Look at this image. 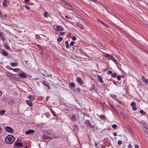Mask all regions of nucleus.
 Segmentation results:
<instances>
[{"label": "nucleus", "instance_id": "1", "mask_svg": "<svg viewBox=\"0 0 148 148\" xmlns=\"http://www.w3.org/2000/svg\"><path fill=\"white\" fill-rule=\"evenodd\" d=\"M5 140L7 143L11 144L14 142L15 139L13 136L9 135L5 137Z\"/></svg>", "mask_w": 148, "mask_h": 148}, {"label": "nucleus", "instance_id": "2", "mask_svg": "<svg viewBox=\"0 0 148 148\" xmlns=\"http://www.w3.org/2000/svg\"><path fill=\"white\" fill-rule=\"evenodd\" d=\"M107 56L110 59H111L116 64H117L119 63L112 56L107 54Z\"/></svg>", "mask_w": 148, "mask_h": 148}, {"label": "nucleus", "instance_id": "3", "mask_svg": "<svg viewBox=\"0 0 148 148\" xmlns=\"http://www.w3.org/2000/svg\"><path fill=\"white\" fill-rule=\"evenodd\" d=\"M142 125V126L141 127L142 128H143L145 129L148 130V124L146 123L142 122L141 123Z\"/></svg>", "mask_w": 148, "mask_h": 148}, {"label": "nucleus", "instance_id": "4", "mask_svg": "<svg viewBox=\"0 0 148 148\" xmlns=\"http://www.w3.org/2000/svg\"><path fill=\"white\" fill-rule=\"evenodd\" d=\"M5 129L7 132H8L11 134H12L13 133V130L12 128L9 126L5 127Z\"/></svg>", "mask_w": 148, "mask_h": 148}, {"label": "nucleus", "instance_id": "5", "mask_svg": "<svg viewBox=\"0 0 148 148\" xmlns=\"http://www.w3.org/2000/svg\"><path fill=\"white\" fill-rule=\"evenodd\" d=\"M66 6L65 7V8L69 9L71 10H74V9L73 8L72 6L70 5L69 4V3H66Z\"/></svg>", "mask_w": 148, "mask_h": 148}, {"label": "nucleus", "instance_id": "6", "mask_svg": "<svg viewBox=\"0 0 148 148\" xmlns=\"http://www.w3.org/2000/svg\"><path fill=\"white\" fill-rule=\"evenodd\" d=\"M85 123L86 124H87L88 125L89 127L91 128H92L94 127V126L93 125H92L90 123L89 120H86L85 121Z\"/></svg>", "mask_w": 148, "mask_h": 148}, {"label": "nucleus", "instance_id": "7", "mask_svg": "<svg viewBox=\"0 0 148 148\" xmlns=\"http://www.w3.org/2000/svg\"><path fill=\"white\" fill-rule=\"evenodd\" d=\"M14 145L18 147H21L23 146V143L20 142H15L14 144Z\"/></svg>", "mask_w": 148, "mask_h": 148}, {"label": "nucleus", "instance_id": "8", "mask_svg": "<svg viewBox=\"0 0 148 148\" xmlns=\"http://www.w3.org/2000/svg\"><path fill=\"white\" fill-rule=\"evenodd\" d=\"M42 137L45 140H50V139H51V138H50V137L48 136L44 135L42 136Z\"/></svg>", "mask_w": 148, "mask_h": 148}, {"label": "nucleus", "instance_id": "9", "mask_svg": "<svg viewBox=\"0 0 148 148\" xmlns=\"http://www.w3.org/2000/svg\"><path fill=\"white\" fill-rule=\"evenodd\" d=\"M43 84L45 86H47L49 89H50V87L48 83L46 81H44L42 82Z\"/></svg>", "mask_w": 148, "mask_h": 148}, {"label": "nucleus", "instance_id": "10", "mask_svg": "<svg viewBox=\"0 0 148 148\" xmlns=\"http://www.w3.org/2000/svg\"><path fill=\"white\" fill-rule=\"evenodd\" d=\"M19 76L20 77V78H25L27 77V75L25 73H21L19 74Z\"/></svg>", "mask_w": 148, "mask_h": 148}, {"label": "nucleus", "instance_id": "11", "mask_svg": "<svg viewBox=\"0 0 148 148\" xmlns=\"http://www.w3.org/2000/svg\"><path fill=\"white\" fill-rule=\"evenodd\" d=\"M35 131L33 130H28L25 132V134L27 135H28L30 134H33L34 133Z\"/></svg>", "mask_w": 148, "mask_h": 148}, {"label": "nucleus", "instance_id": "12", "mask_svg": "<svg viewBox=\"0 0 148 148\" xmlns=\"http://www.w3.org/2000/svg\"><path fill=\"white\" fill-rule=\"evenodd\" d=\"M73 127L74 132H77L78 130L77 126L76 125H74L73 126Z\"/></svg>", "mask_w": 148, "mask_h": 148}, {"label": "nucleus", "instance_id": "13", "mask_svg": "<svg viewBox=\"0 0 148 148\" xmlns=\"http://www.w3.org/2000/svg\"><path fill=\"white\" fill-rule=\"evenodd\" d=\"M97 77L98 78L100 82L101 83H103V81L102 80L103 78L101 76L98 75Z\"/></svg>", "mask_w": 148, "mask_h": 148}, {"label": "nucleus", "instance_id": "14", "mask_svg": "<svg viewBox=\"0 0 148 148\" xmlns=\"http://www.w3.org/2000/svg\"><path fill=\"white\" fill-rule=\"evenodd\" d=\"M8 104L11 105H12L14 103V100H10L8 102Z\"/></svg>", "mask_w": 148, "mask_h": 148}, {"label": "nucleus", "instance_id": "15", "mask_svg": "<svg viewBox=\"0 0 148 148\" xmlns=\"http://www.w3.org/2000/svg\"><path fill=\"white\" fill-rule=\"evenodd\" d=\"M76 80L77 82L80 84H81L82 83V81L80 78H77Z\"/></svg>", "mask_w": 148, "mask_h": 148}, {"label": "nucleus", "instance_id": "16", "mask_svg": "<svg viewBox=\"0 0 148 148\" xmlns=\"http://www.w3.org/2000/svg\"><path fill=\"white\" fill-rule=\"evenodd\" d=\"M18 63L17 62H11L10 63V65L13 66H16L18 65Z\"/></svg>", "mask_w": 148, "mask_h": 148}, {"label": "nucleus", "instance_id": "17", "mask_svg": "<svg viewBox=\"0 0 148 148\" xmlns=\"http://www.w3.org/2000/svg\"><path fill=\"white\" fill-rule=\"evenodd\" d=\"M78 46L77 45H75L73 47V50L75 51H78Z\"/></svg>", "mask_w": 148, "mask_h": 148}, {"label": "nucleus", "instance_id": "18", "mask_svg": "<svg viewBox=\"0 0 148 148\" xmlns=\"http://www.w3.org/2000/svg\"><path fill=\"white\" fill-rule=\"evenodd\" d=\"M27 104L29 106H32V104L31 101L30 100L26 101Z\"/></svg>", "mask_w": 148, "mask_h": 148}, {"label": "nucleus", "instance_id": "19", "mask_svg": "<svg viewBox=\"0 0 148 148\" xmlns=\"http://www.w3.org/2000/svg\"><path fill=\"white\" fill-rule=\"evenodd\" d=\"M71 119L72 121H75L76 120V117L74 114L72 115L71 118Z\"/></svg>", "mask_w": 148, "mask_h": 148}, {"label": "nucleus", "instance_id": "20", "mask_svg": "<svg viewBox=\"0 0 148 148\" xmlns=\"http://www.w3.org/2000/svg\"><path fill=\"white\" fill-rule=\"evenodd\" d=\"M134 60L136 63H138V64H140L139 60L137 58H136V57H134Z\"/></svg>", "mask_w": 148, "mask_h": 148}, {"label": "nucleus", "instance_id": "21", "mask_svg": "<svg viewBox=\"0 0 148 148\" xmlns=\"http://www.w3.org/2000/svg\"><path fill=\"white\" fill-rule=\"evenodd\" d=\"M2 54L5 56H7L8 55V53L5 51H3Z\"/></svg>", "mask_w": 148, "mask_h": 148}, {"label": "nucleus", "instance_id": "22", "mask_svg": "<svg viewBox=\"0 0 148 148\" xmlns=\"http://www.w3.org/2000/svg\"><path fill=\"white\" fill-rule=\"evenodd\" d=\"M28 97L29 99L31 100H33L34 99V97L32 95H29Z\"/></svg>", "mask_w": 148, "mask_h": 148}, {"label": "nucleus", "instance_id": "23", "mask_svg": "<svg viewBox=\"0 0 148 148\" xmlns=\"http://www.w3.org/2000/svg\"><path fill=\"white\" fill-rule=\"evenodd\" d=\"M97 21H99L101 24H100V25H101V24H102L104 26L106 27H108V26H107V25H106L104 24V23H103V22L99 21V20H97Z\"/></svg>", "mask_w": 148, "mask_h": 148}, {"label": "nucleus", "instance_id": "24", "mask_svg": "<svg viewBox=\"0 0 148 148\" xmlns=\"http://www.w3.org/2000/svg\"><path fill=\"white\" fill-rule=\"evenodd\" d=\"M8 1L7 0H4L3 3V5L4 6H5L7 5Z\"/></svg>", "mask_w": 148, "mask_h": 148}, {"label": "nucleus", "instance_id": "25", "mask_svg": "<svg viewBox=\"0 0 148 148\" xmlns=\"http://www.w3.org/2000/svg\"><path fill=\"white\" fill-rule=\"evenodd\" d=\"M66 46L67 48H69V42L68 41H66L65 42Z\"/></svg>", "mask_w": 148, "mask_h": 148}, {"label": "nucleus", "instance_id": "26", "mask_svg": "<svg viewBox=\"0 0 148 148\" xmlns=\"http://www.w3.org/2000/svg\"><path fill=\"white\" fill-rule=\"evenodd\" d=\"M62 38L61 37H58L57 39V41L58 42H60L62 40Z\"/></svg>", "mask_w": 148, "mask_h": 148}, {"label": "nucleus", "instance_id": "27", "mask_svg": "<svg viewBox=\"0 0 148 148\" xmlns=\"http://www.w3.org/2000/svg\"><path fill=\"white\" fill-rule=\"evenodd\" d=\"M75 85L74 83H71L70 84V86L71 88H74L75 87Z\"/></svg>", "mask_w": 148, "mask_h": 148}, {"label": "nucleus", "instance_id": "28", "mask_svg": "<svg viewBox=\"0 0 148 148\" xmlns=\"http://www.w3.org/2000/svg\"><path fill=\"white\" fill-rule=\"evenodd\" d=\"M5 111L4 110H1L0 111V114L1 115H3L4 114Z\"/></svg>", "mask_w": 148, "mask_h": 148}, {"label": "nucleus", "instance_id": "29", "mask_svg": "<svg viewBox=\"0 0 148 148\" xmlns=\"http://www.w3.org/2000/svg\"><path fill=\"white\" fill-rule=\"evenodd\" d=\"M20 80L18 78L16 77H14V79L13 81L14 82H19Z\"/></svg>", "mask_w": 148, "mask_h": 148}, {"label": "nucleus", "instance_id": "30", "mask_svg": "<svg viewBox=\"0 0 148 148\" xmlns=\"http://www.w3.org/2000/svg\"><path fill=\"white\" fill-rule=\"evenodd\" d=\"M136 105V104L134 102H132L131 103V106H132V107H135Z\"/></svg>", "mask_w": 148, "mask_h": 148}, {"label": "nucleus", "instance_id": "31", "mask_svg": "<svg viewBox=\"0 0 148 148\" xmlns=\"http://www.w3.org/2000/svg\"><path fill=\"white\" fill-rule=\"evenodd\" d=\"M98 3L101 6L103 7L104 8H106V7L102 3H101V2H98Z\"/></svg>", "mask_w": 148, "mask_h": 148}, {"label": "nucleus", "instance_id": "32", "mask_svg": "<svg viewBox=\"0 0 148 148\" xmlns=\"http://www.w3.org/2000/svg\"><path fill=\"white\" fill-rule=\"evenodd\" d=\"M44 16L45 17H47L49 16V14L47 12H44Z\"/></svg>", "mask_w": 148, "mask_h": 148}, {"label": "nucleus", "instance_id": "33", "mask_svg": "<svg viewBox=\"0 0 148 148\" xmlns=\"http://www.w3.org/2000/svg\"><path fill=\"white\" fill-rule=\"evenodd\" d=\"M76 25L77 26H79V28H81V27H82L81 24L79 22L77 23H76Z\"/></svg>", "mask_w": 148, "mask_h": 148}, {"label": "nucleus", "instance_id": "34", "mask_svg": "<svg viewBox=\"0 0 148 148\" xmlns=\"http://www.w3.org/2000/svg\"><path fill=\"white\" fill-rule=\"evenodd\" d=\"M5 74L9 77H10L11 76V74L8 72H5Z\"/></svg>", "mask_w": 148, "mask_h": 148}, {"label": "nucleus", "instance_id": "35", "mask_svg": "<svg viewBox=\"0 0 148 148\" xmlns=\"http://www.w3.org/2000/svg\"><path fill=\"white\" fill-rule=\"evenodd\" d=\"M51 112L55 116H56V112L54 111L51 110Z\"/></svg>", "mask_w": 148, "mask_h": 148}, {"label": "nucleus", "instance_id": "36", "mask_svg": "<svg viewBox=\"0 0 148 148\" xmlns=\"http://www.w3.org/2000/svg\"><path fill=\"white\" fill-rule=\"evenodd\" d=\"M145 84L148 85V79H146L144 81H143Z\"/></svg>", "mask_w": 148, "mask_h": 148}, {"label": "nucleus", "instance_id": "37", "mask_svg": "<svg viewBox=\"0 0 148 148\" xmlns=\"http://www.w3.org/2000/svg\"><path fill=\"white\" fill-rule=\"evenodd\" d=\"M0 36L2 38L3 37H4V34L2 32H0Z\"/></svg>", "mask_w": 148, "mask_h": 148}, {"label": "nucleus", "instance_id": "38", "mask_svg": "<svg viewBox=\"0 0 148 148\" xmlns=\"http://www.w3.org/2000/svg\"><path fill=\"white\" fill-rule=\"evenodd\" d=\"M112 127L114 129H116L117 127V126L115 124H113L112 125Z\"/></svg>", "mask_w": 148, "mask_h": 148}, {"label": "nucleus", "instance_id": "39", "mask_svg": "<svg viewBox=\"0 0 148 148\" xmlns=\"http://www.w3.org/2000/svg\"><path fill=\"white\" fill-rule=\"evenodd\" d=\"M111 76L113 77H115L116 76V73H114L111 75Z\"/></svg>", "mask_w": 148, "mask_h": 148}, {"label": "nucleus", "instance_id": "40", "mask_svg": "<svg viewBox=\"0 0 148 148\" xmlns=\"http://www.w3.org/2000/svg\"><path fill=\"white\" fill-rule=\"evenodd\" d=\"M55 30L57 31H58V30L63 31L64 29V28H55Z\"/></svg>", "mask_w": 148, "mask_h": 148}, {"label": "nucleus", "instance_id": "41", "mask_svg": "<svg viewBox=\"0 0 148 148\" xmlns=\"http://www.w3.org/2000/svg\"><path fill=\"white\" fill-rule=\"evenodd\" d=\"M4 46H5V48H6L7 49H8L9 48V47L8 45L6 44H4Z\"/></svg>", "mask_w": 148, "mask_h": 148}, {"label": "nucleus", "instance_id": "42", "mask_svg": "<svg viewBox=\"0 0 148 148\" xmlns=\"http://www.w3.org/2000/svg\"><path fill=\"white\" fill-rule=\"evenodd\" d=\"M140 112L142 114H145L146 113V112H144V111L143 110H140Z\"/></svg>", "mask_w": 148, "mask_h": 148}, {"label": "nucleus", "instance_id": "43", "mask_svg": "<svg viewBox=\"0 0 148 148\" xmlns=\"http://www.w3.org/2000/svg\"><path fill=\"white\" fill-rule=\"evenodd\" d=\"M68 3L66 2H64V3H62V5H63V6L64 7H65L66 6V3Z\"/></svg>", "mask_w": 148, "mask_h": 148}, {"label": "nucleus", "instance_id": "44", "mask_svg": "<svg viewBox=\"0 0 148 148\" xmlns=\"http://www.w3.org/2000/svg\"><path fill=\"white\" fill-rule=\"evenodd\" d=\"M116 78L118 80H120L121 79V77L120 75H117L116 76Z\"/></svg>", "mask_w": 148, "mask_h": 148}, {"label": "nucleus", "instance_id": "45", "mask_svg": "<svg viewBox=\"0 0 148 148\" xmlns=\"http://www.w3.org/2000/svg\"><path fill=\"white\" fill-rule=\"evenodd\" d=\"M74 43H75L74 42L72 41L70 43V45L71 46H73L74 45Z\"/></svg>", "mask_w": 148, "mask_h": 148}, {"label": "nucleus", "instance_id": "46", "mask_svg": "<svg viewBox=\"0 0 148 148\" xmlns=\"http://www.w3.org/2000/svg\"><path fill=\"white\" fill-rule=\"evenodd\" d=\"M119 104H122V103L118 99H116V101Z\"/></svg>", "mask_w": 148, "mask_h": 148}, {"label": "nucleus", "instance_id": "47", "mask_svg": "<svg viewBox=\"0 0 148 148\" xmlns=\"http://www.w3.org/2000/svg\"><path fill=\"white\" fill-rule=\"evenodd\" d=\"M35 36H36V38L37 39H40V36L38 35H36Z\"/></svg>", "mask_w": 148, "mask_h": 148}, {"label": "nucleus", "instance_id": "48", "mask_svg": "<svg viewBox=\"0 0 148 148\" xmlns=\"http://www.w3.org/2000/svg\"><path fill=\"white\" fill-rule=\"evenodd\" d=\"M76 37L75 36H73L72 38V40H76Z\"/></svg>", "mask_w": 148, "mask_h": 148}, {"label": "nucleus", "instance_id": "49", "mask_svg": "<svg viewBox=\"0 0 148 148\" xmlns=\"http://www.w3.org/2000/svg\"><path fill=\"white\" fill-rule=\"evenodd\" d=\"M112 73V72L110 70H109L107 71V73L108 74H111Z\"/></svg>", "mask_w": 148, "mask_h": 148}, {"label": "nucleus", "instance_id": "50", "mask_svg": "<svg viewBox=\"0 0 148 148\" xmlns=\"http://www.w3.org/2000/svg\"><path fill=\"white\" fill-rule=\"evenodd\" d=\"M122 142L121 140H119L118 142V144L119 145H120L122 144Z\"/></svg>", "mask_w": 148, "mask_h": 148}, {"label": "nucleus", "instance_id": "51", "mask_svg": "<svg viewBox=\"0 0 148 148\" xmlns=\"http://www.w3.org/2000/svg\"><path fill=\"white\" fill-rule=\"evenodd\" d=\"M65 32H60V34L61 36H62L65 34Z\"/></svg>", "mask_w": 148, "mask_h": 148}, {"label": "nucleus", "instance_id": "52", "mask_svg": "<svg viewBox=\"0 0 148 148\" xmlns=\"http://www.w3.org/2000/svg\"><path fill=\"white\" fill-rule=\"evenodd\" d=\"M132 110H134V111L136 110L137 109V108L135 107H132Z\"/></svg>", "mask_w": 148, "mask_h": 148}, {"label": "nucleus", "instance_id": "53", "mask_svg": "<svg viewBox=\"0 0 148 148\" xmlns=\"http://www.w3.org/2000/svg\"><path fill=\"white\" fill-rule=\"evenodd\" d=\"M141 78L142 80H143V81H144L145 79V77L143 76Z\"/></svg>", "mask_w": 148, "mask_h": 148}, {"label": "nucleus", "instance_id": "54", "mask_svg": "<svg viewBox=\"0 0 148 148\" xmlns=\"http://www.w3.org/2000/svg\"><path fill=\"white\" fill-rule=\"evenodd\" d=\"M114 99H115L116 101V99H117V97H116V95H114Z\"/></svg>", "mask_w": 148, "mask_h": 148}, {"label": "nucleus", "instance_id": "55", "mask_svg": "<svg viewBox=\"0 0 148 148\" xmlns=\"http://www.w3.org/2000/svg\"><path fill=\"white\" fill-rule=\"evenodd\" d=\"M9 78L10 79L12 80H13L14 77H13L11 75V76Z\"/></svg>", "mask_w": 148, "mask_h": 148}, {"label": "nucleus", "instance_id": "56", "mask_svg": "<svg viewBox=\"0 0 148 148\" xmlns=\"http://www.w3.org/2000/svg\"><path fill=\"white\" fill-rule=\"evenodd\" d=\"M134 146L135 148H138L139 147V146L137 144L135 145Z\"/></svg>", "mask_w": 148, "mask_h": 148}, {"label": "nucleus", "instance_id": "57", "mask_svg": "<svg viewBox=\"0 0 148 148\" xmlns=\"http://www.w3.org/2000/svg\"><path fill=\"white\" fill-rule=\"evenodd\" d=\"M91 1L95 3L97 2L98 3V2L97 1V0H91Z\"/></svg>", "mask_w": 148, "mask_h": 148}, {"label": "nucleus", "instance_id": "58", "mask_svg": "<svg viewBox=\"0 0 148 148\" xmlns=\"http://www.w3.org/2000/svg\"><path fill=\"white\" fill-rule=\"evenodd\" d=\"M25 7L27 9H29V7L28 6H27V5H25Z\"/></svg>", "mask_w": 148, "mask_h": 148}, {"label": "nucleus", "instance_id": "59", "mask_svg": "<svg viewBox=\"0 0 148 148\" xmlns=\"http://www.w3.org/2000/svg\"><path fill=\"white\" fill-rule=\"evenodd\" d=\"M113 135L114 136H117V134L116 132H114L113 133Z\"/></svg>", "mask_w": 148, "mask_h": 148}, {"label": "nucleus", "instance_id": "60", "mask_svg": "<svg viewBox=\"0 0 148 148\" xmlns=\"http://www.w3.org/2000/svg\"><path fill=\"white\" fill-rule=\"evenodd\" d=\"M143 50L146 52V53H148V51H147L146 50H145V49L143 48Z\"/></svg>", "mask_w": 148, "mask_h": 148}, {"label": "nucleus", "instance_id": "61", "mask_svg": "<svg viewBox=\"0 0 148 148\" xmlns=\"http://www.w3.org/2000/svg\"><path fill=\"white\" fill-rule=\"evenodd\" d=\"M128 147L129 148H131V147H132V145H131L130 144H129L128 145Z\"/></svg>", "mask_w": 148, "mask_h": 148}, {"label": "nucleus", "instance_id": "62", "mask_svg": "<svg viewBox=\"0 0 148 148\" xmlns=\"http://www.w3.org/2000/svg\"><path fill=\"white\" fill-rule=\"evenodd\" d=\"M2 14L1 12H0V16L2 18L3 17V16H2Z\"/></svg>", "mask_w": 148, "mask_h": 148}, {"label": "nucleus", "instance_id": "63", "mask_svg": "<svg viewBox=\"0 0 148 148\" xmlns=\"http://www.w3.org/2000/svg\"><path fill=\"white\" fill-rule=\"evenodd\" d=\"M3 40H5V38L4 37H3V38H1Z\"/></svg>", "mask_w": 148, "mask_h": 148}, {"label": "nucleus", "instance_id": "64", "mask_svg": "<svg viewBox=\"0 0 148 148\" xmlns=\"http://www.w3.org/2000/svg\"><path fill=\"white\" fill-rule=\"evenodd\" d=\"M100 117L101 118H103L104 117V116H103V115H101L100 116Z\"/></svg>", "mask_w": 148, "mask_h": 148}]
</instances>
